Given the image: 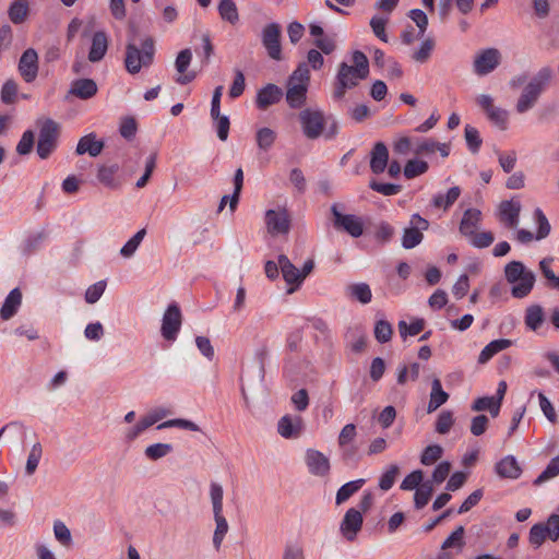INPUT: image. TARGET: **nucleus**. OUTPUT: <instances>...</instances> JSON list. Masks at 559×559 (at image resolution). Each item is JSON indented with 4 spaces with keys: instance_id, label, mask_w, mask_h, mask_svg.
<instances>
[{
    "instance_id": "8fccbe9b",
    "label": "nucleus",
    "mask_w": 559,
    "mask_h": 559,
    "mask_svg": "<svg viewBox=\"0 0 559 559\" xmlns=\"http://www.w3.org/2000/svg\"><path fill=\"white\" fill-rule=\"evenodd\" d=\"M224 490L221 484L212 481L210 484V499L212 502L213 513L223 512Z\"/></svg>"
},
{
    "instance_id": "7c9ffc66",
    "label": "nucleus",
    "mask_w": 559,
    "mask_h": 559,
    "mask_svg": "<svg viewBox=\"0 0 559 559\" xmlns=\"http://www.w3.org/2000/svg\"><path fill=\"white\" fill-rule=\"evenodd\" d=\"M545 321V313L539 305H532L526 308L524 322L527 329L537 331Z\"/></svg>"
},
{
    "instance_id": "c756f323",
    "label": "nucleus",
    "mask_w": 559,
    "mask_h": 559,
    "mask_svg": "<svg viewBox=\"0 0 559 559\" xmlns=\"http://www.w3.org/2000/svg\"><path fill=\"white\" fill-rule=\"evenodd\" d=\"M535 274L530 271L524 274L518 283L512 286L511 294L514 298H524L526 297L533 289L535 284Z\"/></svg>"
},
{
    "instance_id": "9b49d317",
    "label": "nucleus",
    "mask_w": 559,
    "mask_h": 559,
    "mask_svg": "<svg viewBox=\"0 0 559 559\" xmlns=\"http://www.w3.org/2000/svg\"><path fill=\"white\" fill-rule=\"evenodd\" d=\"M362 523L364 518L361 511L350 508L346 511L343 520L341 521L340 532L346 540L353 542L360 532Z\"/></svg>"
},
{
    "instance_id": "2eb2a0df",
    "label": "nucleus",
    "mask_w": 559,
    "mask_h": 559,
    "mask_svg": "<svg viewBox=\"0 0 559 559\" xmlns=\"http://www.w3.org/2000/svg\"><path fill=\"white\" fill-rule=\"evenodd\" d=\"M282 97V88L275 84L269 83L258 91L255 104L259 109L264 110L267 107L277 104Z\"/></svg>"
},
{
    "instance_id": "72a5a7b5",
    "label": "nucleus",
    "mask_w": 559,
    "mask_h": 559,
    "mask_svg": "<svg viewBox=\"0 0 559 559\" xmlns=\"http://www.w3.org/2000/svg\"><path fill=\"white\" fill-rule=\"evenodd\" d=\"M461 195V189L459 187L450 188L445 193H438L432 198V205L435 207L447 210L452 206Z\"/></svg>"
},
{
    "instance_id": "20e7f679",
    "label": "nucleus",
    "mask_w": 559,
    "mask_h": 559,
    "mask_svg": "<svg viewBox=\"0 0 559 559\" xmlns=\"http://www.w3.org/2000/svg\"><path fill=\"white\" fill-rule=\"evenodd\" d=\"M59 135V124L52 119H46L40 129L37 142V154L41 159H46L57 147Z\"/></svg>"
},
{
    "instance_id": "dca6fc26",
    "label": "nucleus",
    "mask_w": 559,
    "mask_h": 559,
    "mask_svg": "<svg viewBox=\"0 0 559 559\" xmlns=\"http://www.w3.org/2000/svg\"><path fill=\"white\" fill-rule=\"evenodd\" d=\"M304 429V420L299 416H283L277 424L278 433L285 439L297 438Z\"/></svg>"
},
{
    "instance_id": "37998d69",
    "label": "nucleus",
    "mask_w": 559,
    "mask_h": 559,
    "mask_svg": "<svg viewBox=\"0 0 559 559\" xmlns=\"http://www.w3.org/2000/svg\"><path fill=\"white\" fill-rule=\"evenodd\" d=\"M126 68L130 73L140 71V49L133 43H129L127 47Z\"/></svg>"
},
{
    "instance_id": "473e14b6",
    "label": "nucleus",
    "mask_w": 559,
    "mask_h": 559,
    "mask_svg": "<svg viewBox=\"0 0 559 559\" xmlns=\"http://www.w3.org/2000/svg\"><path fill=\"white\" fill-rule=\"evenodd\" d=\"M214 521L216 524L214 534H213V546L216 550L221 548V545L229 530L227 520L225 519L223 512H214Z\"/></svg>"
},
{
    "instance_id": "c03bdc74",
    "label": "nucleus",
    "mask_w": 559,
    "mask_h": 559,
    "mask_svg": "<svg viewBox=\"0 0 559 559\" xmlns=\"http://www.w3.org/2000/svg\"><path fill=\"white\" fill-rule=\"evenodd\" d=\"M41 455H43V448H41V444L37 442L32 447V449L28 453L26 465H25L26 475L32 476L36 472L39 461L41 459Z\"/></svg>"
},
{
    "instance_id": "e433bc0d",
    "label": "nucleus",
    "mask_w": 559,
    "mask_h": 559,
    "mask_svg": "<svg viewBox=\"0 0 559 559\" xmlns=\"http://www.w3.org/2000/svg\"><path fill=\"white\" fill-rule=\"evenodd\" d=\"M365 484V479H357L344 484L336 492L335 502L337 506L347 501L353 495H355Z\"/></svg>"
},
{
    "instance_id": "09e8293b",
    "label": "nucleus",
    "mask_w": 559,
    "mask_h": 559,
    "mask_svg": "<svg viewBox=\"0 0 559 559\" xmlns=\"http://www.w3.org/2000/svg\"><path fill=\"white\" fill-rule=\"evenodd\" d=\"M425 328L424 319H416L409 325L405 321L399 322V331L403 338L419 334Z\"/></svg>"
},
{
    "instance_id": "f8f14e48",
    "label": "nucleus",
    "mask_w": 559,
    "mask_h": 559,
    "mask_svg": "<svg viewBox=\"0 0 559 559\" xmlns=\"http://www.w3.org/2000/svg\"><path fill=\"white\" fill-rule=\"evenodd\" d=\"M332 223L337 229L348 233L352 237H359L364 233V224L360 217L353 214H343L342 212H332Z\"/></svg>"
},
{
    "instance_id": "052dcab7",
    "label": "nucleus",
    "mask_w": 559,
    "mask_h": 559,
    "mask_svg": "<svg viewBox=\"0 0 559 559\" xmlns=\"http://www.w3.org/2000/svg\"><path fill=\"white\" fill-rule=\"evenodd\" d=\"M310 80L309 66L306 62L300 63L290 74L288 82L292 84H304L308 86Z\"/></svg>"
},
{
    "instance_id": "bb28decb",
    "label": "nucleus",
    "mask_w": 559,
    "mask_h": 559,
    "mask_svg": "<svg viewBox=\"0 0 559 559\" xmlns=\"http://www.w3.org/2000/svg\"><path fill=\"white\" fill-rule=\"evenodd\" d=\"M345 293L347 297L362 305L369 304L372 299L370 286L366 283L350 284L345 288Z\"/></svg>"
},
{
    "instance_id": "774afa93",
    "label": "nucleus",
    "mask_w": 559,
    "mask_h": 559,
    "mask_svg": "<svg viewBox=\"0 0 559 559\" xmlns=\"http://www.w3.org/2000/svg\"><path fill=\"white\" fill-rule=\"evenodd\" d=\"M544 528L547 530L546 534L548 538L552 542H557L559 539V515L551 514L546 523H544Z\"/></svg>"
},
{
    "instance_id": "aec40b11",
    "label": "nucleus",
    "mask_w": 559,
    "mask_h": 559,
    "mask_svg": "<svg viewBox=\"0 0 559 559\" xmlns=\"http://www.w3.org/2000/svg\"><path fill=\"white\" fill-rule=\"evenodd\" d=\"M389 163V151L383 142H377L370 153V169L373 174H382Z\"/></svg>"
},
{
    "instance_id": "a878e982",
    "label": "nucleus",
    "mask_w": 559,
    "mask_h": 559,
    "mask_svg": "<svg viewBox=\"0 0 559 559\" xmlns=\"http://www.w3.org/2000/svg\"><path fill=\"white\" fill-rule=\"evenodd\" d=\"M139 126L135 117L121 116L118 123V132L127 142H133L136 139Z\"/></svg>"
},
{
    "instance_id": "3c124183",
    "label": "nucleus",
    "mask_w": 559,
    "mask_h": 559,
    "mask_svg": "<svg viewBox=\"0 0 559 559\" xmlns=\"http://www.w3.org/2000/svg\"><path fill=\"white\" fill-rule=\"evenodd\" d=\"M400 468L397 465L392 464L388 467V469L380 476L379 487L383 491L390 490L399 475Z\"/></svg>"
},
{
    "instance_id": "5fc2aeb1",
    "label": "nucleus",
    "mask_w": 559,
    "mask_h": 559,
    "mask_svg": "<svg viewBox=\"0 0 559 559\" xmlns=\"http://www.w3.org/2000/svg\"><path fill=\"white\" fill-rule=\"evenodd\" d=\"M559 475V456L550 460L546 468L540 475L534 480L535 485H540Z\"/></svg>"
},
{
    "instance_id": "7ed1b4c3",
    "label": "nucleus",
    "mask_w": 559,
    "mask_h": 559,
    "mask_svg": "<svg viewBox=\"0 0 559 559\" xmlns=\"http://www.w3.org/2000/svg\"><path fill=\"white\" fill-rule=\"evenodd\" d=\"M298 119L307 139L316 140L323 134L326 124L323 111L306 108L299 112Z\"/></svg>"
},
{
    "instance_id": "603ef678",
    "label": "nucleus",
    "mask_w": 559,
    "mask_h": 559,
    "mask_svg": "<svg viewBox=\"0 0 559 559\" xmlns=\"http://www.w3.org/2000/svg\"><path fill=\"white\" fill-rule=\"evenodd\" d=\"M173 452L170 443H155L145 449V455L153 461L159 460Z\"/></svg>"
},
{
    "instance_id": "423d86ee",
    "label": "nucleus",
    "mask_w": 559,
    "mask_h": 559,
    "mask_svg": "<svg viewBox=\"0 0 559 559\" xmlns=\"http://www.w3.org/2000/svg\"><path fill=\"white\" fill-rule=\"evenodd\" d=\"M182 316L180 308L176 304H171L166 309L162 322V336L169 342H174L180 331Z\"/></svg>"
},
{
    "instance_id": "49530a36",
    "label": "nucleus",
    "mask_w": 559,
    "mask_h": 559,
    "mask_svg": "<svg viewBox=\"0 0 559 559\" xmlns=\"http://www.w3.org/2000/svg\"><path fill=\"white\" fill-rule=\"evenodd\" d=\"M428 170V164L420 159H411L404 167V176L407 179H413L417 176L425 174Z\"/></svg>"
},
{
    "instance_id": "b1692460",
    "label": "nucleus",
    "mask_w": 559,
    "mask_h": 559,
    "mask_svg": "<svg viewBox=\"0 0 559 559\" xmlns=\"http://www.w3.org/2000/svg\"><path fill=\"white\" fill-rule=\"evenodd\" d=\"M278 264L283 278L287 284H296L299 286L302 283L300 270H298L285 254L278 257Z\"/></svg>"
},
{
    "instance_id": "f03ea898",
    "label": "nucleus",
    "mask_w": 559,
    "mask_h": 559,
    "mask_svg": "<svg viewBox=\"0 0 559 559\" xmlns=\"http://www.w3.org/2000/svg\"><path fill=\"white\" fill-rule=\"evenodd\" d=\"M551 78V69L544 67L531 79L516 102L515 109L519 114H525L536 105Z\"/></svg>"
},
{
    "instance_id": "a18cd8bd",
    "label": "nucleus",
    "mask_w": 559,
    "mask_h": 559,
    "mask_svg": "<svg viewBox=\"0 0 559 559\" xmlns=\"http://www.w3.org/2000/svg\"><path fill=\"white\" fill-rule=\"evenodd\" d=\"M171 411L165 407H156L154 409H151L146 413L145 416L142 417V430L153 426L160 419L165 418L166 416L170 415Z\"/></svg>"
},
{
    "instance_id": "13d9d810",
    "label": "nucleus",
    "mask_w": 559,
    "mask_h": 559,
    "mask_svg": "<svg viewBox=\"0 0 559 559\" xmlns=\"http://www.w3.org/2000/svg\"><path fill=\"white\" fill-rule=\"evenodd\" d=\"M486 115L498 128L501 130L507 129L509 114L506 109L493 106Z\"/></svg>"
},
{
    "instance_id": "1a4fd4ad",
    "label": "nucleus",
    "mask_w": 559,
    "mask_h": 559,
    "mask_svg": "<svg viewBox=\"0 0 559 559\" xmlns=\"http://www.w3.org/2000/svg\"><path fill=\"white\" fill-rule=\"evenodd\" d=\"M262 45L271 59H282L281 26L277 23H270L262 29Z\"/></svg>"
},
{
    "instance_id": "a211bd4d",
    "label": "nucleus",
    "mask_w": 559,
    "mask_h": 559,
    "mask_svg": "<svg viewBox=\"0 0 559 559\" xmlns=\"http://www.w3.org/2000/svg\"><path fill=\"white\" fill-rule=\"evenodd\" d=\"M104 146V141L97 140L96 134L91 132L79 140L75 153L78 155L88 154L92 157H96L103 152Z\"/></svg>"
},
{
    "instance_id": "6ab92c4d",
    "label": "nucleus",
    "mask_w": 559,
    "mask_h": 559,
    "mask_svg": "<svg viewBox=\"0 0 559 559\" xmlns=\"http://www.w3.org/2000/svg\"><path fill=\"white\" fill-rule=\"evenodd\" d=\"M497 475L501 478L518 479L522 474V468L513 455H507L495 465Z\"/></svg>"
},
{
    "instance_id": "393cba45",
    "label": "nucleus",
    "mask_w": 559,
    "mask_h": 559,
    "mask_svg": "<svg viewBox=\"0 0 559 559\" xmlns=\"http://www.w3.org/2000/svg\"><path fill=\"white\" fill-rule=\"evenodd\" d=\"M308 86L287 82L286 102L292 108H300L306 102Z\"/></svg>"
},
{
    "instance_id": "c9c22d12",
    "label": "nucleus",
    "mask_w": 559,
    "mask_h": 559,
    "mask_svg": "<svg viewBox=\"0 0 559 559\" xmlns=\"http://www.w3.org/2000/svg\"><path fill=\"white\" fill-rule=\"evenodd\" d=\"M118 169V165L100 166L98 169L97 179L105 187L117 188L119 186V180L116 177Z\"/></svg>"
},
{
    "instance_id": "4c0bfd02",
    "label": "nucleus",
    "mask_w": 559,
    "mask_h": 559,
    "mask_svg": "<svg viewBox=\"0 0 559 559\" xmlns=\"http://www.w3.org/2000/svg\"><path fill=\"white\" fill-rule=\"evenodd\" d=\"M218 12L224 21L236 24L239 20L238 9L234 0H222L218 4Z\"/></svg>"
},
{
    "instance_id": "9d476101",
    "label": "nucleus",
    "mask_w": 559,
    "mask_h": 559,
    "mask_svg": "<svg viewBox=\"0 0 559 559\" xmlns=\"http://www.w3.org/2000/svg\"><path fill=\"white\" fill-rule=\"evenodd\" d=\"M531 219L537 225V231L534 236L532 231L527 229H519L516 231V239L522 243L531 242L533 239L542 240L546 238L550 233V224L543 212H528Z\"/></svg>"
},
{
    "instance_id": "bf43d9fd",
    "label": "nucleus",
    "mask_w": 559,
    "mask_h": 559,
    "mask_svg": "<svg viewBox=\"0 0 559 559\" xmlns=\"http://www.w3.org/2000/svg\"><path fill=\"white\" fill-rule=\"evenodd\" d=\"M547 530L544 528V523H536L530 530L528 542L534 548L540 547L546 538Z\"/></svg>"
},
{
    "instance_id": "680f3d73",
    "label": "nucleus",
    "mask_w": 559,
    "mask_h": 559,
    "mask_svg": "<svg viewBox=\"0 0 559 559\" xmlns=\"http://www.w3.org/2000/svg\"><path fill=\"white\" fill-rule=\"evenodd\" d=\"M463 536H464V527L463 526L456 527L450 534V536L448 538H445V540L442 543L441 549L447 550L452 547H457L459 549H462V547L464 545Z\"/></svg>"
},
{
    "instance_id": "4d7b16f0",
    "label": "nucleus",
    "mask_w": 559,
    "mask_h": 559,
    "mask_svg": "<svg viewBox=\"0 0 559 559\" xmlns=\"http://www.w3.org/2000/svg\"><path fill=\"white\" fill-rule=\"evenodd\" d=\"M155 40L153 37L142 39V68L150 67L154 61Z\"/></svg>"
},
{
    "instance_id": "6e6552de",
    "label": "nucleus",
    "mask_w": 559,
    "mask_h": 559,
    "mask_svg": "<svg viewBox=\"0 0 559 559\" xmlns=\"http://www.w3.org/2000/svg\"><path fill=\"white\" fill-rule=\"evenodd\" d=\"M501 62V52L497 48H487L476 55L473 62L474 72L479 75H487L492 72Z\"/></svg>"
},
{
    "instance_id": "e2e57ef3",
    "label": "nucleus",
    "mask_w": 559,
    "mask_h": 559,
    "mask_svg": "<svg viewBox=\"0 0 559 559\" xmlns=\"http://www.w3.org/2000/svg\"><path fill=\"white\" fill-rule=\"evenodd\" d=\"M393 334L392 325L385 320H379L374 326V337L380 343H386Z\"/></svg>"
},
{
    "instance_id": "5701e85b",
    "label": "nucleus",
    "mask_w": 559,
    "mask_h": 559,
    "mask_svg": "<svg viewBox=\"0 0 559 559\" xmlns=\"http://www.w3.org/2000/svg\"><path fill=\"white\" fill-rule=\"evenodd\" d=\"M22 304V293L19 288L12 289L7 296L1 309L0 317L3 320L11 319Z\"/></svg>"
},
{
    "instance_id": "4be33fe9",
    "label": "nucleus",
    "mask_w": 559,
    "mask_h": 559,
    "mask_svg": "<svg viewBox=\"0 0 559 559\" xmlns=\"http://www.w3.org/2000/svg\"><path fill=\"white\" fill-rule=\"evenodd\" d=\"M97 84L92 79H79L74 81L69 91L80 99H90L97 93Z\"/></svg>"
},
{
    "instance_id": "f257e3e1",
    "label": "nucleus",
    "mask_w": 559,
    "mask_h": 559,
    "mask_svg": "<svg viewBox=\"0 0 559 559\" xmlns=\"http://www.w3.org/2000/svg\"><path fill=\"white\" fill-rule=\"evenodd\" d=\"M352 61V66L346 62H341L338 66L332 94L336 100L343 99L347 90L356 87L369 74V61L364 52L354 51Z\"/></svg>"
},
{
    "instance_id": "c85d7f7f",
    "label": "nucleus",
    "mask_w": 559,
    "mask_h": 559,
    "mask_svg": "<svg viewBox=\"0 0 559 559\" xmlns=\"http://www.w3.org/2000/svg\"><path fill=\"white\" fill-rule=\"evenodd\" d=\"M481 212H464V216L460 224V233L468 238H472L476 233L481 219Z\"/></svg>"
},
{
    "instance_id": "cd10ccee",
    "label": "nucleus",
    "mask_w": 559,
    "mask_h": 559,
    "mask_svg": "<svg viewBox=\"0 0 559 559\" xmlns=\"http://www.w3.org/2000/svg\"><path fill=\"white\" fill-rule=\"evenodd\" d=\"M511 341L507 338H500L491 341L489 344H487L483 350L480 352L478 356V362L479 364H486L496 354H498L501 350L507 349L511 346Z\"/></svg>"
},
{
    "instance_id": "a19ab883",
    "label": "nucleus",
    "mask_w": 559,
    "mask_h": 559,
    "mask_svg": "<svg viewBox=\"0 0 559 559\" xmlns=\"http://www.w3.org/2000/svg\"><path fill=\"white\" fill-rule=\"evenodd\" d=\"M433 492L431 481H425L416 489L414 495V503L416 509H423L430 500Z\"/></svg>"
},
{
    "instance_id": "58836bf2",
    "label": "nucleus",
    "mask_w": 559,
    "mask_h": 559,
    "mask_svg": "<svg viewBox=\"0 0 559 559\" xmlns=\"http://www.w3.org/2000/svg\"><path fill=\"white\" fill-rule=\"evenodd\" d=\"M258 147L263 151L267 152L276 140V132L270 128H261L257 131L255 135Z\"/></svg>"
},
{
    "instance_id": "0e129e2a",
    "label": "nucleus",
    "mask_w": 559,
    "mask_h": 559,
    "mask_svg": "<svg viewBox=\"0 0 559 559\" xmlns=\"http://www.w3.org/2000/svg\"><path fill=\"white\" fill-rule=\"evenodd\" d=\"M424 478V473L420 469H416L409 473L402 481L401 489L402 490H414L420 487Z\"/></svg>"
},
{
    "instance_id": "ddd939ff",
    "label": "nucleus",
    "mask_w": 559,
    "mask_h": 559,
    "mask_svg": "<svg viewBox=\"0 0 559 559\" xmlns=\"http://www.w3.org/2000/svg\"><path fill=\"white\" fill-rule=\"evenodd\" d=\"M19 72L25 82H33L38 74V55L35 49H26L19 61Z\"/></svg>"
},
{
    "instance_id": "39448f33",
    "label": "nucleus",
    "mask_w": 559,
    "mask_h": 559,
    "mask_svg": "<svg viewBox=\"0 0 559 559\" xmlns=\"http://www.w3.org/2000/svg\"><path fill=\"white\" fill-rule=\"evenodd\" d=\"M428 227V221L415 213L411 217L409 225L404 229L402 246L405 249H413L418 246L424 238L423 231L427 230Z\"/></svg>"
},
{
    "instance_id": "de8ad7c7",
    "label": "nucleus",
    "mask_w": 559,
    "mask_h": 559,
    "mask_svg": "<svg viewBox=\"0 0 559 559\" xmlns=\"http://www.w3.org/2000/svg\"><path fill=\"white\" fill-rule=\"evenodd\" d=\"M433 48L435 41L431 38H427L413 53L412 59L418 63H426L430 59Z\"/></svg>"
},
{
    "instance_id": "864d4df0",
    "label": "nucleus",
    "mask_w": 559,
    "mask_h": 559,
    "mask_svg": "<svg viewBox=\"0 0 559 559\" xmlns=\"http://www.w3.org/2000/svg\"><path fill=\"white\" fill-rule=\"evenodd\" d=\"M173 427L186 429V430H190V431H200V427L195 423H193L189 419H183V418H175V419L166 420V421L159 424L157 426V429H165V428H173Z\"/></svg>"
},
{
    "instance_id": "6e6d98bb",
    "label": "nucleus",
    "mask_w": 559,
    "mask_h": 559,
    "mask_svg": "<svg viewBox=\"0 0 559 559\" xmlns=\"http://www.w3.org/2000/svg\"><path fill=\"white\" fill-rule=\"evenodd\" d=\"M443 453V449L438 444L428 445L421 453L420 463L429 466L435 464Z\"/></svg>"
},
{
    "instance_id": "412c9836",
    "label": "nucleus",
    "mask_w": 559,
    "mask_h": 559,
    "mask_svg": "<svg viewBox=\"0 0 559 559\" xmlns=\"http://www.w3.org/2000/svg\"><path fill=\"white\" fill-rule=\"evenodd\" d=\"M108 49V38L105 32L98 31L93 35L92 46L88 52V60L91 62L100 61L106 55Z\"/></svg>"
},
{
    "instance_id": "0eeeda50",
    "label": "nucleus",
    "mask_w": 559,
    "mask_h": 559,
    "mask_svg": "<svg viewBox=\"0 0 559 559\" xmlns=\"http://www.w3.org/2000/svg\"><path fill=\"white\" fill-rule=\"evenodd\" d=\"M293 218L290 212H265L264 224L272 237L285 236L289 233Z\"/></svg>"
},
{
    "instance_id": "4468645a",
    "label": "nucleus",
    "mask_w": 559,
    "mask_h": 559,
    "mask_svg": "<svg viewBox=\"0 0 559 559\" xmlns=\"http://www.w3.org/2000/svg\"><path fill=\"white\" fill-rule=\"evenodd\" d=\"M306 464L310 474L324 477L330 473V460L320 451L309 449L306 452Z\"/></svg>"
},
{
    "instance_id": "69168bd1",
    "label": "nucleus",
    "mask_w": 559,
    "mask_h": 559,
    "mask_svg": "<svg viewBox=\"0 0 559 559\" xmlns=\"http://www.w3.org/2000/svg\"><path fill=\"white\" fill-rule=\"evenodd\" d=\"M454 423L453 415L449 411H443L439 414L436 421V431L441 435H445L450 431Z\"/></svg>"
},
{
    "instance_id": "f3484780",
    "label": "nucleus",
    "mask_w": 559,
    "mask_h": 559,
    "mask_svg": "<svg viewBox=\"0 0 559 559\" xmlns=\"http://www.w3.org/2000/svg\"><path fill=\"white\" fill-rule=\"evenodd\" d=\"M192 60V52L189 48L181 50L175 61L176 70L181 74L176 82L186 85L192 82L197 74L193 71L187 72Z\"/></svg>"
},
{
    "instance_id": "338daca9",
    "label": "nucleus",
    "mask_w": 559,
    "mask_h": 559,
    "mask_svg": "<svg viewBox=\"0 0 559 559\" xmlns=\"http://www.w3.org/2000/svg\"><path fill=\"white\" fill-rule=\"evenodd\" d=\"M282 559H305L304 547L296 542L287 543Z\"/></svg>"
},
{
    "instance_id": "79ce46f5",
    "label": "nucleus",
    "mask_w": 559,
    "mask_h": 559,
    "mask_svg": "<svg viewBox=\"0 0 559 559\" xmlns=\"http://www.w3.org/2000/svg\"><path fill=\"white\" fill-rule=\"evenodd\" d=\"M464 138H465L466 145H467L468 150L471 151V153H473V154L478 153V151L483 144V140L480 138L479 131L475 127H473L471 124H466L465 129H464Z\"/></svg>"
},
{
    "instance_id": "ea45409f",
    "label": "nucleus",
    "mask_w": 559,
    "mask_h": 559,
    "mask_svg": "<svg viewBox=\"0 0 559 559\" xmlns=\"http://www.w3.org/2000/svg\"><path fill=\"white\" fill-rule=\"evenodd\" d=\"M530 271L531 270H527L522 262L511 261L504 267V275L507 281L514 285L524 274Z\"/></svg>"
},
{
    "instance_id": "2f4dec72",
    "label": "nucleus",
    "mask_w": 559,
    "mask_h": 559,
    "mask_svg": "<svg viewBox=\"0 0 559 559\" xmlns=\"http://www.w3.org/2000/svg\"><path fill=\"white\" fill-rule=\"evenodd\" d=\"M449 399V394L443 391L439 379H435L431 384L430 400L428 403V413H432L443 405Z\"/></svg>"
},
{
    "instance_id": "f704fd0d",
    "label": "nucleus",
    "mask_w": 559,
    "mask_h": 559,
    "mask_svg": "<svg viewBox=\"0 0 559 559\" xmlns=\"http://www.w3.org/2000/svg\"><path fill=\"white\" fill-rule=\"evenodd\" d=\"M9 17L12 23L21 24L28 15V2L27 0H15L9 8Z\"/></svg>"
}]
</instances>
